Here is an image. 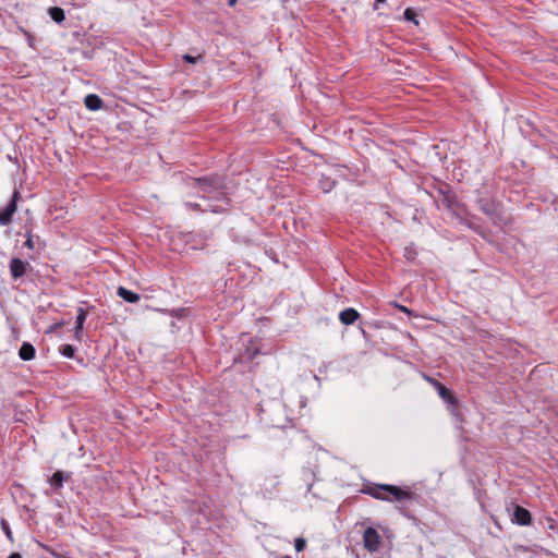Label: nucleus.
<instances>
[{
  "mask_svg": "<svg viewBox=\"0 0 558 558\" xmlns=\"http://www.w3.org/2000/svg\"><path fill=\"white\" fill-rule=\"evenodd\" d=\"M335 185V182L333 181H330V180H327V181H320V187L322 190L327 193L329 192Z\"/></svg>",
  "mask_w": 558,
  "mask_h": 558,
  "instance_id": "4be33fe9",
  "label": "nucleus"
},
{
  "mask_svg": "<svg viewBox=\"0 0 558 558\" xmlns=\"http://www.w3.org/2000/svg\"><path fill=\"white\" fill-rule=\"evenodd\" d=\"M403 15L407 21H415L416 13L413 9L407 8Z\"/></svg>",
  "mask_w": 558,
  "mask_h": 558,
  "instance_id": "5701e85b",
  "label": "nucleus"
},
{
  "mask_svg": "<svg viewBox=\"0 0 558 558\" xmlns=\"http://www.w3.org/2000/svg\"><path fill=\"white\" fill-rule=\"evenodd\" d=\"M86 319V312L82 307L78 308V313L75 322V336L78 337L80 330L83 328V324Z\"/></svg>",
  "mask_w": 558,
  "mask_h": 558,
  "instance_id": "f3484780",
  "label": "nucleus"
},
{
  "mask_svg": "<svg viewBox=\"0 0 558 558\" xmlns=\"http://www.w3.org/2000/svg\"><path fill=\"white\" fill-rule=\"evenodd\" d=\"M362 493L383 501H405L414 498L413 492L390 484L368 485Z\"/></svg>",
  "mask_w": 558,
  "mask_h": 558,
  "instance_id": "f03ea898",
  "label": "nucleus"
},
{
  "mask_svg": "<svg viewBox=\"0 0 558 558\" xmlns=\"http://www.w3.org/2000/svg\"><path fill=\"white\" fill-rule=\"evenodd\" d=\"M442 193V204L447 207L448 210H450L453 215L457 217H460L462 213V205L458 202L457 196L448 191Z\"/></svg>",
  "mask_w": 558,
  "mask_h": 558,
  "instance_id": "6e6552de",
  "label": "nucleus"
},
{
  "mask_svg": "<svg viewBox=\"0 0 558 558\" xmlns=\"http://www.w3.org/2000/svg\"><path fill=\"white\" fill-rule=\"evenodd\" d=\"M359 318L360 313L353 307L345 308L339 314V320L347 326L354 324Z\"/></svg>",
  "mask_w": 558,
  "mask_h": 558,
  "instance_id": "f8f14e48",
  "label": "nucleus"
},
{
  "mask_svg": "<svg viewBox=\"0 0 558 558\" xmlns=\"http://www.w3.org/2000/svg\"><path fill=\"white\" fill-rule=\"evenodd\" d=\"M199 59H202V56H201V54H198V56H196V57L191 56V54H184V56H183V60H184V61H186V62H189V63H196V62H197V60H199Z\"/></svg>",
  "mask_w": 558,
  "mask_h": 558,
  "instance_id": "393cba45",
  "label": "nucleus"
},
{
  "mask_svg": "<svg viewBox=\"0 0 558 558\" xmlns=\"http://www.w3.org/2000/svg\"><path fill=\"white\" fill-rule=\"evenodd\" d=\"M235 3H236V0H228V4H229L230 7L235 5Z\"/></svg>",
  "mask_w": 558,
  "mask_h": 558,
  "instance_id": "bb28decb",
  "label": "nucleus"
},
{
  "mask_svg": "<svg viewBox=\"0 0 558 558\" xmlns=\"http://www.w3.org/2000/svg\"><path fill=\"white\" fill-rule=\"evenodd\" d=\"M0 525H1V529H2L3 533L5 534L7 538L11 543H13L14 542V537H13V534H12V531H11L9 522L5 519H1Z\"/></svg>",
  "mask_w": 558,
  "mask_h": 558,
  "instance_id": "6ab92c4d",
  "label": "nucleus"
},
{
  "mask_svg": "<svg viewBox=\"0 0 558 558\" xmlns=\"http://www.w3.org/2000/svg\"><path fill=\"white\" fill-rule=\"evenodd\" d=\"M21 198L19 190H14L10 203L0 211V226H8L17 209V202Z\"/></svg>",
  "mask_w": 558,
  "mask_h": 558,
  "instance_id": "7ed1b4c3",
  "label": "nucleus"
},
{
  "mask_svg": "<svg viewBox=\"0 0 558 558\" xmlns=\"http://www.w3.org/2000/svg\"><path fill=\"white\" fill-rule=\"evenodd\" d=\"M59 352H60V354H62L63 356H65L68 359H73L74 354H75V349L71 344H62L59 348Z\"/></svg>",
  "mask_w": 558,
  "mask_h": 558,
  "instance_id": "a211bd4d",
  "label": "nucleus"
},
{
  "mask_svg": "<svg viewBox=\"0 0 558 558\" xmlns=\"http://www.w3.org/2000/svg\"><path fill=\"white\" fill-rule=\"evenodd\" d=\"M192 187L201 191L199 197L205 201H214L215 204L208 203L204 210L220 214L227 211L230 199L227 196V185L225 179L220 175H205L191 179Z\"/></svg>",
  "mask_w": 558,
  "mask_h": 558,
  "instance_id": "f257e3e1",
  "label": "nucleus"
},
{
  "mask_svg": "<svg viewBox=\"0 0 558 558\" xmlns=\"http://www.w3.org/2000/svg\"><path fill=\"white\" fill-rule=\"evenodd\" d=\"M185 206H186L189 209H191V210H198V211H203V213H205V211H206V210H204V209H205V207H202V205H201V204H198V203L187 202V203L185 204Z\"/></svg>",
  "mask_w": 558,
  "mask_h": 558,
  "instance_id": "b1692460",
  "label": "nucleus"
},
{
  "mask_svg": "<svg viewBox=\"0 0 558 558\" xmlns=\"http://www.w3.org/2000/svg\"><path fill=\"white\" fill-rule=\"evenodd\" d=\"M71 472L57 471L49 477L48 482L54 490H60L63 484L71 478Z\"/></svg>",
  "mask_w": 558,
  "mask_h": 558,
  "instance_id": "9b49d317",
  "label": "nucleus"
},
{
  "mask_svg": "<svg viewBox=\"0 0 558 558\" xmlns=\"http://www.w3.org/2000/svg\"><path fill=\"white\" fill-rule=\"evenodd\" d=\"M21 198L19 190H14L10 203L0 211V226H8L17 209V202Z\"/></svg>",
  "mask_w": 558,
  "mask_h": 558,
  "instance_id": "20e7f679",
  "label": "nucleus"
},
{
  "mask_svg": "<svg viewBox=\"0 0 558 558\" xmlns=\"http://www.w3.org/2000/svg\"><path fill=\"white\" fill-rule=\"evenodd\" d=\"M512 522L519 525H530L532 522V515L530 511L521 506H515Z\"/></svg>",
  "mask_w": 558,
  "mask_h": 558,
  "instance_id": "9d476101",
  "label": "nucleus"
},
{
  "mask_svg": "<svg viewBox=\"0 0 558 558\" xmlns=\"http://www.w3.org/2000/svg\"><path fill=\"white\" fill-rule=\"evenodd\" d=\"M117 293L129 303H136L140 301V295L137 293L130 291L124 287H119Z\"/></svg>",
  "mask_w": 558,
  "mask_h": 558,
  "instance_id": "2eb2a0df",
  "label": "nucleus"
},
{
  "mask_svg": "<svg viewBox=\"0 0 558 558\" xmlns=\"http://www.w3.org/2000/svg\"><path fill=\"white\" fill-rule=\"evenodd\" d=\"M24 246L29 250H34V247H35V242H34L33 234L31 231H28L26 233V241L24 242Z\"/></svg>",
  "mask_w": 558,
  "mask_h": 558,
  "instance_id": "412c9836",
  "label": "nucleus"
},
{
  "mask_svg": "<svg viewBox=\"0 0 558 558\" xmlns=\"http://www.w3.org/2000/svg\"><path fill=\"white\" fill-rule=\"evenodd\" d=\"M381 538L374 527H367L363 533V545L369 553H376L380 547Z\"/></svg>",
  "mask_w": 558,
  "mask_h": 558,
  "instance_id": "423d86ee",
  "label": "nucleus"
},
{
  "mask_svg": "<svg viewBox=\"0 0 558 558\" xmlns=\"http://www.w3.org/2000/svg\"><path fill=\"white\" fill-rule=\"evenodd\" d=\"M84 105L88 110L96 111L104 106V101L98 95L89 94L85 97Z\"/></svg>",
  "mask_w": 558,
  "mask_h": 558,
  "instance_id": "ddd939ff",
  "label": "nucleus"
},
{
  "mask_svg": "<svg viewBox=\"0 0 558 558\" xmlns=\"http://www.w3.org/2000/svg\"><path fill=\"white\" fill-rule=\"evenodd\" d=\"M62 325H63V323L56 324L53 328L61 327Z\"/></svg>",
  "mask_w": 558,
  "mask_h": 558,
  "instance_id": "c756f323",
  "label": "nucleus"
},
{
  "mask_svg": "<svg viewBox=\"0 0 558 558\" xmlns=\"http://www.w3.org/2000/svg\"><path fill=\"white\" fill-rule=\"evenodd\" d=\"M426 380L437 390L439 397L448 404L452 405L454 409L458 407V400L454 397L453 392L447 388L445 385H442L440 381H438L435 378L425 377Z\"/></svg>",
  "mask_w": 558,
  "mask_h": 558,
  "instance_id": "39448f33",
  "label": "nucleus"
},
{
  "mask_svg": "<svg viewBox=\"0 0 558 558\" xmlns=\"http://www.w3.org/2000/svg\"><path fill=\"white\" fill-rule=\"evenodd\" d=\"M306 547V539L303 538V537H298L295 538L294 541V548L298 553L304 550V548Z\"/></svg>",
  "mask_w": 558,
  "mask_h": 558,
  "instance_id": "aec40b11",
  "label": "nucleus"
},
{
  "mask_svg": "<svg viewBox=\"0 0 558 558\" xmlns=\"http://www.w3.org/2000/svg\"><path fill=\"white\" fill-rule=\"evenodd\" d=\"M29 268L31 264L19 257H13L9 264L10 275L14 281L21 279Z\"/></svg>",
  "mask_w": 558,
  "mask_h": 558,
  "instance_id": "0eeeda50",
  "label": "nucleus"
},
{
  "mask_svg": "<svg viewBox=\"0 0 558 558\" xmlns=\"http://www.w3.org/2000/svg\"><path fill=\"white\" fill-rule=\"evenodd\" d=\"M480 209L487 216H489L494 222L498 216V208L495 202L489 197H483L477 201Z\"/></svg>",
  "mask_w": 558,
  "mask_h": 558,
  "instance_id": "1a4fd4ad",
  "label": "nucleus"
},
{
  "mask_svg": "<svg viewBox=\"0 0 558 558\" xmlns=\"http://www.w3.org/2000/svg\"><path fill=\"white\" fill-rule=\"evenodd\" d=\"M8 558H22V556L19 553H12Z\"/></svg>",
  "mask_w": 558,
  "mask_h": 558,
  "instance_id": "a878e982",
  "label": "nucleus"
},
{
  "mask_svg": "<svg viewBox=\"0 0 558 558\" xmlns=\"http://www.w3.org/2000/svg\"><path fill=\"white\" fill-rule=\"evenodd\" d=\"M36 350L34 345L29 342H24L20 350H19V356L23 361H31L35 357Z\"/></svg>",
  "mask_w": 558,
  "mask_h": 558,
  "instance_id": "4468645a",
  "label": "nucleus"
},
{
  "mask_svg": "<svg viewBox=\"0 0 558 558\" xmlns=\"http://www.w3.org/2000/svg\"><path fill=\"white\" fill-rule=\"evenodd\" d=\"M461 221L466 225L464 220L461 219ZM468 227L475 230V227H473L471 223H468Z\"/></svg>",
  "mask_w": 558,
  "mask_h": 558,
  "instance_id": "c85d7f7f",
  "label": "nucleus"
},
{
  "mask_svg": "<svg viewBox=\"0 0 558 558\" xmlns=\"http://www.w3.org/2000/svg\"><path fill=\"white\" fill-rule=\"evenodd\" d=\"M48 12H49L50 17L56 23L60 24V23H62L65 20V14H64L63 9H61L59 7L49 8Z\"/></svg>",
  "mask_w": 558,
  "mask_h": 558,
  "instance_id": "dca6fc26",
  "label": "nucleus"
},
{
  "mask_svg": "<svg viewBox=\"0 0 558 558\" xmlns=\"http://www.w3.org/2000/svg\"><path fill=\"white\" fill-rule=\"evenodd\" d=\"M399 308H400L402 312L410 313V311H409L405 306H399Z\"/></svg>",
  "mask_w": 558,
  "mask_h": 558,
  "instance_id": "cd10ccee",
  "label": "nucleus"
},
{
  "mask_svg": "<svg viewBox=\"0 0 558 558\" xmlns=\"http://www.w3.org/2000/svg\"><path fill=\"white\" fill-rule=\"evenodd\" d=\"M376 1L379 2V3L386 2V0H376Z\"/></svg>",
  "mask_w": 558,
  "mask_h": 558,
  "instance_id": "7c9ffc66",
  "label": "nucleus"
}]
</instances>
